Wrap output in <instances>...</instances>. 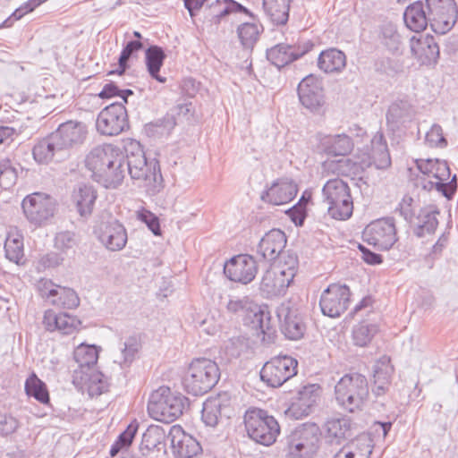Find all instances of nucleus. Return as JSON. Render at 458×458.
<instances>
[{"label": "nucleus", "mask_w": 458, "mask_h": 458, "mask_svg": "<svg viewBox=\"0 0 458 458\" xmlns=\"http://www.w3.org/2000/svg\"><path fill=\"white\" fill-rule=\"evenodd\" d=\"M125 168L132 180L140 181L150 194L159 192L163 185V176L158 161L147 160L141 145L131 141L124 148Z\"/></svg>", "instance_id": "obj_1"}, {"label": "nucleus", "mask_w": 458, "mask_h": 458, "mask_svg": "<svg viewBox=\"0 0 458 458\" xmlns=\"http://www.w3.org/2000/svg\"><path fill=\"white\" fill-rule=\"evenodd\" d=\"M335 397L338 406L345 411H361L369 398L367 377L357 372L344 375L335 386Z\"/></svg>", "instance_id": "obj_2"}, {"label": "nucleus", "mask_w": 458, "mask_h": 458, "mask_svg": "<svg viewBox=\"0 0 458 458\" xmlns=\"http://www.w3.org/2000/svg\"><path fill=\"white\" fill-rule=\"evenodd\" d=\"M225 309L228 313L238 317L252 314L250 324L257 335L262 336L263 342L270 343L274 340L276 328L271 323L269 312L259 307L250 297L229 295Z\"/></svg>", "instance_id": "obj_3"}, {"label": "nucleus", "mask_w": 458, "mask_h": 458, "mask_svg": "<svg viewBox=\"0 0 458 458\" xmlns=\"http://www.w3.org/2000/svg\"><path fill=\"white\" fill-rule=\"evenodd\" d=\"M189 407V400L181 393L162 386L153 391L148 403V412L156 420L171 423Z\"/></svg>", "instance_id": "obj_4"}, {"label": "nucleus", "mask_w": 458, "mask_h": 458, "mask_svg": "<svg viewBox=\"0 0 458 458\" xmlns=\"http://www.w3.org/2000/svg\"><path fill=\"white\" fill-rule=\"evenodd\" d=\"M220 378L218 365L206 358L194 359L182 378L184 390L192 395H202L210 391Z\"/></svg>", "instance_id": "obj_5"}, {"label": "nucleus", "mask_w": 458, "mask_h": 458, "mask_svg": "<svg viewBox=\"0 0 458 458\" xmlns=\"http://www.w3.org/2000/svg\"><path fill=\"white\" fill-rule=\"evenodd\" d=\"M244 425L249 437L265 446L273 445L280 434L277 420L262 409L247 410L244 414Z\"/></svg>", "instance_id": "obj_6"}, {"label": "nucleus", "mask_w": 458, "mask_h": 458, "mask_svg": "<svg viewBox=\"0 0 458 458\" xmlns=\"http://www.w3.org/2000/svg\"><path fill=\"white\" fill-rule=\"evenodd\" d=\"M328 215L335 220H347L353 212V200L348 184L340 178L328 180L322 188Z\"/></svg>", "instance_id": "obj_7"}, {"label": "nucleus", "mask_w": 458, "mask_h": 458, "mask_svg": "<svg viewBox=\"0 0 458 458\" xmlns=\"http://www.w3.org/2000/svg\"><path fill=\"white\" fill-rule=\"evenodd\" d=\"M21 208L30 223L35 225H42L54 216L56 201L49 194L37 191L27 195L23 199Z\"/></svg>", "instance_id": "obj_8"}, {"label": "nucleus", "mask_w": 458, "mask_h": 458, "mask_svg": "<svg viewBox=\"0 0 458 458\" xmlns=\"http://www.w3.org/2000/svg\"><path fill=\"white\" fill-rule=\"evenodd\" d=\"M297 360L279 355L267 361L260 370V379L270 387H279L297 373Z\"/></svg>", "instance_id": "obj_9"}, {"label": "nucleus", "mask_w": 458, "mask_h": 458, "mask_svg": "<svg viewBox=\"0 0 458 458\" xmlns=\"http://www.w3.org/2000/svg\"><path fill=\"white\" fill-rule=\"evenodd\" d=\"M425 8L431 20V29L437 34L448 32L457 21L454 0H426Z\"/></svg>", "instance_id": "obj_10"}, {"label": "nucleus", "mask_w": 458, "mask_h": 458, "mask_svg": "<svg viewBox=\"0 0 458 458\" xmlns=\"http://www.w3.org/2000/svg\"><path fill=\"white\" fill-rule=\"evenodd\" d=\"M364 241L379 250H388L397 242L394 218L382 217L368 225L363 232Z\"/></svg>", "instance_id": "obj_11"}, {"label": "nucleus", "mask_w": 458, "mask_h": 458, "mask_svg": "<svg viewBox=\"0 0 458 458\" xmlns=\"http://www.w3.org/2000/svg\"><path fill=\"white\" fill-rule=\"evenodd\" d=\"M96 128L106 136H116L128 129V114L123 103H112L102 109L97 117Z\"/></svg>", "instance_id": "obj_12"}, {"label": "nucleus", "mask_w": 458, "mask_h": 458, "mask_svg": "<svg viewBox=\"0 0 458 458\" xmlns=\"http://www.w3.org/2000/svg\"><path fill=\"white\" fill-rule=\"evenodd\" d=\"M351 292L346 284H331L320 296L319 306L322 313L330 318H337L350 304Z\"/></svg>", "instance_id": "obj_13"}, {"label": "nucleus", "mask_w": 458, "mask_h": 458, "mask_svg": "<svg viewBox=\"0 0 458 458\" xmlns=\"http://www.w3.org/2000/svg\"><path fill=\"white\" fill-rule=\"evenodd\" d=\"M258 272L257 262L248 254L232 257L224 265L225 276L233 282L248 284L254 280Z\"/></svg>", "instance_id": "obj_14"}, {"label": "nucleus", "mask_w": 458, "mask_h": 458, "mask_svg": "<svg viewBox=\"0 0 458 458\" xmlns=\"http://www.w3.org/2000/svg\"><path fill=\"white\" fill-rule=\"evenodd\" d=\"M299 99L311 112H318L325 104L322 79L314 74L306 76L298 85Z\"/></svg>", "instance_id": "obj_15"}, {"label": "nucleus", "mask_w": 458, "mask_h": 458, "mask_svg": "<svg viewBox=\"0 0 458 458\" xmlns=\"http://www.w3.org/2000/svg\"><path fill=\"white\" fill-rule=\"evenodd\" d=\"M313 47L314 44L310 41L298 45L280 43L267 50V58L273 65L280 69L302 57Z\"/></svg>", "instance_id": "obj_16"}, {"label": "nucleus", "mask_w": 458, "mask_h": 458, "mask_svg": "<svg viewBox=\"0 0 458 458\" xmlns=\"http://www.w3.org/2000/svg\"><path fill=\"white\" fill-rule=\"evenodd\" d=\"M321 394V387L318 384H310L302 386L293 398L287 413L296 420L308 416L313 411Z\"/></svg>", "instance_id": "obj_17"}, {"label": "nucleus", "mask_w": 458, "mask_h": 458, "mask_svg": "<svg viewBox=\"0 0 458 458\" xmlns=\"http://www.w3.org/2000/svg\"><path fill=\"white\" fill-rule=\"evenodd\" d=\"M95 234L98 241L110 251H119L127 243V232L118 220L101 223L96 229Z\"/></svg>", "instance_id": "obj_18"}, {"label": "nucleus", "mask_w": 458, "mask_h": 458, "mask_svg": "<svg viewBox=\"0 0 458 458\" xmlns=\"http://www.w3.org/2000/svg\"><path fill=\"white\" fill-rule=\"evenodd\" d=\"M167 437L171 442L173 453L179 458H193L202 451L198 440L186 433L181 426H173Z\"/></svg>", "instance_id": "obj_19"}, {"label": "nucleus", "mask_w": 458, "mask_h": 458, "mask_svg": "<svg viewBox=\"0 0 458 458\" xmlns=\"http://www.w3.org/2000/svg\"><path fill=\"white\" fill-rule=\"evenodd\" d=\"M277 316L282 322L281 331L286 338L299 340L304 335L306 326L298 308L290 306L289 303L282 304Z\"/></svg>", "instance_id": "obj_20"}, {"label": "nucleus", "mask_w": 458, "mask_h": 458, "mask_svg": "<svg viewBox=\"0 0 458 458\" xmlns=\"http://www.w3.org/2000/svg\"><path fill=\"white\" fill-rule=\"evenodd\" d=\"M286 242V235L282 230L272 229L260 239L257 254L260 259L271 263L283 253Z\"/></svg>", "instance_id": "obj_21"}, {"label": "nucleus", "mask_w": 458, "mask_h": 458, "mask_svg": "<svg viewBox=\"0 0 458 458\" xmlns=\"http://www.w3.org/2000/svg\"><path fill=\"white\" fill-rule=\"evenodd\" d=\"M52 133L59 146L67 154L69 148L78 146L84 141L87 131L84 123L76 121H67L61 123Z\"/></svg>", "instance_id": "obj_22"}, {"label": "nucleus", "mask_w": 458, "mask_h": 458, "mask_svg": "<svg viewBox=\"0 0 458 458\" xmlns=\"http://www.w3.org/2000/svg\"><path fill=\"white\" fill-rule=\"evenodd\" d=\"M298 192L297 184L291 179L282 178L275 181L272 185L261 193L264 202L279 206L293 200Z\"/></svg>", "instance_id": "obj_23"}, {"label": "nucleus", "mask_w": 458, "mask_h": 458, "mask_svg": "<svg viewBox=\"0 0 458 458\" xmlns=\"http://www.w3.org/2000/svg\"><path fill=\"white\" fill-rule=\"evenodd\" d=\"M415 115V110L406 96L394 99L386 114L387 126L397 131L410 123Z\"/></svg>", "instance_id": "obj_24"}, {"label": "nucleus", "mask_w": 458, "mask_h": 458, "mask_svg": "<svg viewBox=\"0 0 458 458\" xmlns=\"http://www.w3.org/2000/svg\"><path fill=\"white\" fill-rule=\"evenodd\" d=\"M237 13L255 20V14L235 0H216L211 3L206 19L210 24L218 25L226 16Z\"/></svg>", "instance_id": "obj_25"}, {"label": "nucleus", "mask_w": 458, "mask_h": 458, "mask_svg": "<svg viewBox=\"0 0 458 458\" xmlns=\"http://www.w3.org/2000/svg\"><path fill=\"white\" fill-rule=\"evenodd\" d=\"M394 370L390 357L386 355L380 357L374 363L372 394L376 398L384 396L388 392Z\"/></svg>", "instance_id": "obj_26"}, {"label": "nucleus", "mask_w": 458, "mask_h": 458, "mask_svg": "<svg viewBox=\"0 0 458 458\" xmlns=\"http://www.w3.org/2000/svg\"><path fill=\"white\" fill-rule=\"evenodd\" d=\"M411 50L423 65L435 64L439 57V47L433 36L426 35L411 38Z\"/></svg>", "instance_id": "obj_27"}, {"label": "nucleus", "mask_w": 458, "mask_h": 458, "mask_svg": "<svg viewBox=\"0 0 458 458\" xmlns=\"http://www.w3.org/2000/svg\"><path fill=\"white\" fill-rule=\"evenodd\" d=\"M35 161L38 164H48L55 160L59 162L64 159L67 155L57 143L53 133L38 141L32 149Z\"/></svg>", "instance_id": "obj_28"}, {"label": "nucleus", "mask_w": 458, "mask_h": 458, "mask_svg": "<svg viewBox=\"0 0 458 458\" xmlns=\"http://www.w3.org/2000/svg\"><path fill=\"white\" fill-rule=\"evenodd\" d=\"M230 406V398L227 394H218L216 397L208 399L203 403L201 418L203 422L208 427H215L218 423L219 418L226 416L229 418L228 411Z\"/></svg>", "instance_id": "obj_29"}, {"label": "nucleus", "mask_w": 458, "mask_h": 458, "mask_svg": "<svg viewBox=\"0 0 458 458\" xmlns=\"http://www.w3.org/2000/svg\"><path fill=\"white\" fill-rule=\"evenodd\" d=\"M353 142L346 134L319 135L318 149L327 156H346L352 152Z\"/></svg>", "instance_id": "obj_30"}, {"label": "nucleus", "mask_w": 458, "mask_h": 458, "mask_svg": "<svg viewBox=\"0 0 458 458\" xmlns=\"http://www.w3.org/2000/svg\"><path fill=\"white\" fill-rule=\"evenodd\" d=\"M290 284L289 279L279 270L267 269L262 276L259 289L264 296L272 298L284 295Z\"/></svg>", "instance_id": "obj_31"}, {"label": "nucleus", "mask_w": 458, "mask_h": 458, "mask_svg": "<svg viewBox=\"0 0 458 458\" xmlns=\"http://www.w3.org/2000/svg\"><path fill=\"white\" fill-rule=\"evenodd\" d=\"M43 323L47 331H58L63 335H71L77 328L80 321L65 312L55 313L48 310L44 314Z\"/></svg>", "instance_id": "obj_32"}, {"label": "nucleus", "mask_w": 458, "mask_h": 458, "mask_svg": "<svg viewBox=\"0 0 458 458\" xmlns=\"http://www.w3.org/2000/svg\"><path fill=\"white\" fill-rule=\"evenodd\" d=\"M403 21L406 27L414 32H421L431 26L429 15H427L425 3L416 1L409 4L403 13Z\"/></svg>", "instance_id": "obj_33"}, {"label": "nucleus", "mask_w": 458, "mask_h": 458, "mask_svg": "<svg viewBox=\"0 0 458 458\" xmlns=\"http://www.w3.org/2000/svg\"><path fill=\"white\" fill-rule=\"evenodd\" d=\"M438 215L439 210L437 207L422 208L417 216V224L413 227V234L418 238L433 234L438 225Z\"/></svg>", "instance_id": "obj_34"}, {"label": "nucleus", "mask_w": 458, "mask_h": 458, "mask_svg": "<svg viewBox=\"0 0 458 458\" xmlns=\"http://www.w3.org/2000/svg\"><path fill=\"white\" fill-rule=\"evenodd\" d=\"M119 147L113 144H103L93 148L86 156V167L95 175L98 171L103 169V165L109 158H114V154Z\"/></svg>", "instance_id": "obj_35"}, {"label": "nucleus", "mask_w": 458, "mask_h": 458, "mask_svg": "<svg viewBox=\"0 0 458 458\" xmlns=\"http://www.w3.org/2000/svg\"><path fill=\"white\" fill-rule=\"evenodd\" d=\"M73 359L78 365V369L74 370V377L77 379L81 373L95 368L98 359V352L95 345L81 344L75 348Z\"/></svg>", "instance_id": "obj_36"}, {"label": "nucleus", "mask_w": 458, "mask_h": 458, "mask_svg": "<svg viewBox=\"0 0 458 458\" xmlns=\"http://www.w3.org/2000/svg\"><path fill=\"white\" fill-rule=\"evenodd\" d=\"M345 65V54L336 48L326 49L318 57V67L326 73L340 72Z\"/></svg>", "instance_id": "obj_37"}, {"label": "nucleus", "mask_w": 458, "mask_h": 458, "mask_svg": "<svg viewBox=\"0 0 458 458\" xmlns=\"http://www.w3.org/2000/svg\"><path fill=\"white\" fill-rule=\"evenodd\" d=\"M320 430L315 423H305L297 428L289 436L297 442H300L307 451H314L318 449V443L320 440Z\"/></svg>", "instance_id": "obj_38"}, {"label": "nucleus", "mask_w": 458, "mask_h": 458, "mask_svg": "<svg viewBox=\"0 0 458 458\" xmlns=\"http://www.w3.org/2000/svg\"><path fill=\"white\" fill-rule=\"evenodd\" d=\"M98 198V194L93 186L81 184L73 193V199L76 203L77 211L81 217H89L93 211V208Z\"/></svg>", "instance_id": "obj_39"}, {"label": "nucleus", "mask_w": 458, "mask_h": 458, "mask_svg": "<svg viewBox=\"0 0 458 458\" xmlns=\"http://www.w3.org/2000/svg\"><path fill=\"white\" fill-rule=\"evenodd\" d=\"M370 158L377 169H386L391 165L387 143L382 132H377L371 140Z\"/></svg>", "instance_id": "obj_40"}, {"label": "nucleus", "mask_w": 458, "mask_h": 458, "mask_svg": "<svg viewBox=\"0 0 458 458\" xmlns=\"http://www.w3.org/2000/svg\"><path fill=\"white\" fill-rule=\"evenodd\" d=\"M166 57L164 49L157 45H151L145 50V61L148 72L151 78L158 82L164 83L166 79L159 75V71L163 66Z\"/></svg>", "instance_id": "obj_41"}, {"label": "nucleus", "mask_w": 458, "mask_h": 458, "mask_svg": "<svg viewBox=\"0 0 458 458\" xmlns=\"http://www.w3.org/2000/svg\"><path fill=\"white\" fill-rule=\"evenodd\" d=\"M291 0H263V8L271 21L284 25L289 19Z\"/></svg>", "instance_id": "obj_42"}, {"label": "nucleus", "mask_w": 458, "mask_h": 458, "mask_svg": "<svg viewBox=\"0 0 458 458\" xmlns=\"http://www.w3.org/2000/svg\"><path fill=\"white\" fill-rule=\"evenodd\" d=\"M24 389L29 397H33L40 403L47 404L50 401L47 385L34 372L27 377Z\"/></svg>", "instance_id": "obj_43"}, {"label": "nucleus", "mask_w": 458, "mask_h": 458, "mask_svg": "<svg viewBox=\"0 0 458 458\" xmlns=\"http://www.w3.org/2000/svg\"><path fill=\"white\" fill-rule=\"evenodd\" d=\"M417 185H421L425 191H431L436 189L447 199H452L457 190L456 175L454 174L449 182H443L441 181H432L430 178L421 177L417 180Z\"/></svg>", "instance_id": "obj_44"}, {"label": "nucleus", "mask_w": 458, "mask_h": 458, "mask_svg": "<svg viewBox=\"0 0 458 458\" xmlns=\"http://www.w3.org/2000/svg\"><path fill=\"white\" fill-rule=\"evenodd\" d=\"M327 437L331 440H335L337 443L342 439H345L349 437L351 430L350 420L342 418H333L328 420L325 424Z\"/></svg>", "instance_id": "obj_45"}, {"label": "nucleus", "mask_w": 458, "mask_h": 458, "mask_svg": "<svg viewBox=\"0 0 458 458\" xmlns=\"http://www.w3.org/2000/svg\"><path fill=\"white\" fill-rule=\"evenodd\" d=\"M352 458H369L373 450V444L367 435H360L344 446Z\"/></svg>", "instance_id": "obj_46"}, {"label": "nucleus", "mask_w": 458, "mask_h": 458, "mask_svg": "<svg viewBox=\"0 0 458 458\" xmlns=\"http://www.w3.org/2000/svg\"><path fill=\"white\" fill-rule=\"evenodd\" d=\"M378 332V326L375 323L360 322L352 329V340L355 345L360 347L367 346L376 334Z\"/></svg>", "instance_id": "obj_47"}, {"label": "nucleus", "mask_w": 458, "mask_h": 458, "mask_svg": "<svg viewBox=\"0 0 458 458\" xmlns=\"http://www.w3.org/2000/svg\"><path fill=\"white\" fill-rule=\"evenodd\" d=\"M79 242V237L74 232L62 231L55 234L54 246L64 256H69L75 253Z\"/></svg>", "instance_id": "obj_48"}, {"label": "nucleus", "mask_w": 458, "mask_h": 458, "mask_svg": "<svg viewBox=\"0 0 458 458\" xmlns=\"http://www.w3.org/2000/svg\"><path fill=\"white\" fill-rule=\"evenodd\" d=\"M143 47L144 45L140 40L128 41L122 49L121 54L119 55L118 68L116 70L111 71L109 74H123L125 71L129 68V60L131 57H133L139 51H140L143 48Z\"/></svg>", "instance_id": "obj_49"}, {"label": "nucleus", "mask_w": 458, "mask_h": 458, "mask_svg": "<svg viewBox=\"0 0 458 458\" xmlns=\"http://www.w3.org/2000/svg\"><path fill=\"white\" fill-rule=\"evenodd\" d=\"M250 19L251 21L243 22L237 28L239 39L245 48H252L259 35V27L255 23L257 17L255 16V20Z\"/></svg>", "instance_id": "obj_50"}, {"label": "nucleus", "mask_w": 458, "mask_h": 458, "mask_svg": "<svg viewBox=\"0 0 458 458\" xmlns=\"http://www.w3.org/2000/svg\"><path fill=\"white\" fill-rule=\"evenodd\" d=\"M5 258L10 261L21 265L23 264L24 250L23 240L20 235L8 236L4 242Z\"/></svg>", "instance_id": "obj_51"}, {"label": "nucleus", "mask_w": 458, "mask_h": 458, "mask_svg": "<svg viewBox=\"0 0 458 458\" xmlns=\"http://www.w3.org/2000/svg\"><path fill=\"white\" fill-rule=\"evenodd\" d=\"M51 302L64 309L72 310L80 305V298L73 289L58 286L56 297Z\"/></svg>", "instance_id": "obj_52"}, {"label": "nucleus", "mask_w": 458, "mask_h": 458, "mask_svg": "<svg viewBox=\"0 0 458 458\" xmlns=\"http://www.w3.org/2000/svg\"><path fill=\"white\" fill-rule=\"evenodd\" d=\"M138 428H139V423L137 422V420L131 421L127 426L125 430L123 431L118 436V437L116 438L114 443L111 445V448L109 451L111 456H113V457L115 456L123 448H126L131 444V442L138 431Z\"/></svg>", "instance_id": "obj_53"}, {"label": "nucleus", "mask_w": 458, "mask_h": 458, "mask_svg": "<svg viewBox=\"0 0 458 458\" xmlns=\"http://www.w3.org/2000/svg\"><path fill=\"white\" fill-rule=\"evenodd\" d=\"M16 164L8 157L0 158V186L8 189L15 184L18 173Z\"/></svg>", "instance_id": "obj_54"}, {"label": "nucleus", "mask_w": 458, "mask_h": 458, "mask_svg": "<svg viewBox=\"0 0 458 458\" xmlns=\"http://www.w3.org/2000/svg\"><path fill=\"white\" fill-rule=\"evenodd\" d=\"M140 344L136 337L131 336L120 344L121 360H115L122 368L129 367L135 360Z\"/></svg>", "instance_id": "obj_55"}, {"label": "nucleus", "mask_w": 458, "mask_h": 458, "mask_svg": "<svg viewBox=\"0 0 458 458\" xmlns=\"http://www.w3.org/2000/svg\"><path fill=\"white\" fill-rule=\"evenodd\" d=\"M81 381L89 384V392L95 394H101L106 387L104 375L101 372L95 371V368L91 370H86L79 375Z\"/></svg>", "instance_id": "obj_56"}, {"label": "nucleus", "mask_w": 458, "mask_h": 458, "mask_svg": "<svg viewBox=\"0 0 458 458\" xmlns=\"http://www.w3.org/2000/svg\"><path fill=\"white\" fill-rule=\"evenodd\" d=\"M298 265L299 260L296 253L288 250L285 253H282V260L279 267L276 269L279 270L283 276H286L292 283L297 273Z\"/></svg>", "instance_id": "obj_57"}, {"label": "nucleus", "mask_w": 458, "mask_h": 458, "mask_svg": "<svg viewBox=\"0 0 458 458\" xmlns=\"http://www.w3.org/2000/svg\"><path fill=\"white\" fill-rule=\"evenodd\" d=\"M107 174H110L111 175L118 174V177L116 176V181L114 179L112 180V178L101 177L98 182L106 188H116L119 186L123 182L126 174L125 161L120 162L114 165L112 168H110L109 171H107Z\"/></svg>", "instance_id": "obj_58"}, {"label": "nucleus", "mask_w": 458, "mask_h": 458, "mask_svg": "<svg viewBox=\"0 0 458 458\" xmlns=\"http://www.w3.org/2000/svg\"><path fill=\"white\" fill-rule=\"evenodd\" d=\"M425 141L430 148H445L447 140L444 136L443 129L439 124L434 123L426 133Z\"/></svg>", "instance_id": "obj_59"}, {"label": "nucleus", "mask_w": 458, "mask_h": 458, "mask_svg": "<svg viewBox=\"0 0 458 458\" xmlns=\"http://www.w3.org/2000/svg\"><path fill=\"white\" fill-rule=\"evenodd\" d=\"M136 216L138 220L141 221L148 226L154 235L158 236L161 234L159 219L154 213L141 208L137 211Z\"/></svg>", "instance_id": "obj_60"}, {"label": "nucleus", "mask_w": 458, "mask_h": 458, "mask_svg": "<svg viewBox=\"0 0 458 458\" xmlns=\"http://www.w3.org/2000/svg\"><path fill=\"white\" fill-rule=\"evenodd\" d=\"M125 161L124 153L119 148L118 150L114 154V158H109L105 165H103V169L97 172L95 175H92L93 179L98 182L101 177L112 178L116 181V176L118 177V174L111 175L107 174V171L110 170L114 165L120 162Z\"/></svg>", "instance_id": "obj_61"}, {"label": "nucleus", "mask_w": 458, "mask_h": 458, "mask_svg": "<svg viewBox=\"0 0 458 458\" xmlns=\"http://www.w3.org/2000/svg\"><path fill=\"white\" fill-rule=\"evenodd\" d=\"M303 445L295 441L292 437H287V458H311L316 453L314 451H307Z\"/></svg>", "instance_id": "obj_62"}, {"label": "nucleus", "mask_w": 458, "mask_h": 458, "mask_svg": "<svg viewBox=\"0 0 458 458\" xmlns=\"http://www.w3.org/2000/svg\"><path fill=\"white\" fill-rule=\"evenodd\" d=\"M19 428V421L8 413H0V435L7 437L14 433Z\"/></svg>", "instance_id": "obj_63"}, {"label": "nucleus", "mask_w": 458, "mask_h": 458, "mask_svg": "<svg viewBox=\"0 0 458 458\" xmlns=\"http://www.w3.org/2000/svg\"><path fill=\"white\" fill-rule=\"evenodd\" d=\"M413 199L408 195H405L398 206L396 207L394 212L399 214L403 219L408 223H412L414 217V212L412 209Z\"/></svg>", "instance_id": "obj_64"}]
</instances>
